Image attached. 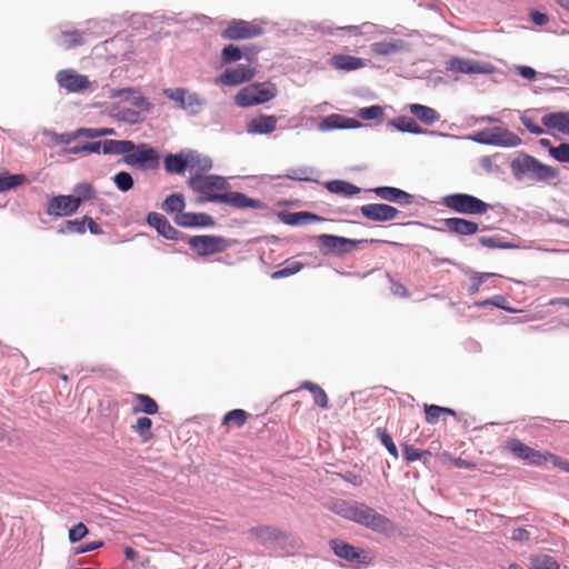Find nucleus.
<instances>
[{
	"mask_svg": "<svg viewBox=\"0 0 569 569\" xmlns=\"http://www.w3.org/2000/svg\"><path fill=\"white\" fill-rule=\"evenodd\" d=\"M188 186L199 196L196 203H220L234 209L266 210L268 204L258 198H251L241 191L231 190V186L224 176L203 174L194 172L188 179Z\"/></svg>",
	"mask_w": 569,
	"mask_h": 569,
	"instance_id": "1",
	"label": "nucleus"
},
{
	"mask_svg": "<svg viewBox=\"0 0 569 569\" xmlns=\"http://www.w3.org/2000/svg\"><path fill=\"white\" fill-rule=\"evenodd\" d=\"M332 511L348 521L387 538L395 537L399 531L395 521L361 501L339 500L333 505Z\"/></svg>",
	"mask_w": 569,
	"mask_h": 569,
	"instance_id": "2",
	"label": "nucleus"
},
{
	"mask_svg": "<svg viewBox=\"0 0 569 569\" xmlns=\"http://www.w3.org/2000/svg\"><path fill=\"white\" fill-rule=\"evenodd\" d=\"M512 177L516 181L530 180L533 182H547L559 177V169L541 162L536 157L518 151L509 162Z\"/></svg>",
	"mask_w": 569,
	"mask_h": 569,
	"instance_id": "3",
	"label": "nucleus"
},
{
	"mask_svg": "<svg viewBox=\"0 0 569 569\" xmlns=\"http://www.w3.org/2000/svg\"><path fill=\"white\" fill-rule=\"evenodd\" d=\"M249 533L264 549L278 552L281 556L293 555L301 546V541L297 536L273 526H256L250 528Z\"/></svg>",
	"mask_w": 569,
	"mask_h": 569,
	"instance_id": "4",
	"label": "nucleus"
},
{
	"mask_svg": "<svg viewBox=\"0 0 569 569\" xmlns=\"http://www.w3.org/2000/svg\"><path fill=\"white\" fill-rule=\"evenodd\" d=\"M319 252L325 257H345L348 253L358 250L363 244H390L399 247V242L381 239H351L342 236L321 233L316 237Z\"/></svg>",
	"mask_w": 569,
	"mask_h": 569,
	"instance_id": "5",
	"label": "nucleus"
},
{
	"mask_svg": "<svg viewBox=\"0 0 569 569\" xmlns=\"http://www.w3.org/2000/svg\"><path fill=\"white\" fill-rule=\"evenodd\" d=\"M123 162L142 172L156 171L161 166V154L156 147L148 142L130 140Z\"/></svg>",
	"mask_w": 569,
	"mask_h": 569,
	"instance_id": "6",
	"label": "nucleus"
},
{
	"mask_svg": "<svg viewBox=\"0 0 569 569\" xmlns=\"http://www.w3.org/2000/svg\"><path fill=\"white\" fill-rule=\"evenodd\" d=\"M278 94L277 86L271 81H253L242 87L234 96V104L247 109L264 104Z\"/></svg>",
	"mask_w": 569,
	"mask_h": 569,
	"instance_id": "7",
	"label": "nucleus"
},
{
	"mask_svg": "<svg viewBox=\"0 0 569 569\" xmlns=\"http://www.w3.org/2000/svg\"><path fill=\"white\" fill-rule=\"evenodd\" d=\"M162 93L174 102L176 109L184 111L189 117H197L207 106L206 98L186 87L164 88Z\"/></svg>",
	"mask_w": 569,
	"mask_h": 569,
	"instance_id": "8",
	"label": "nucleus"
},
{
	"mask_svg": "<svg viewBox=\"0 0 569 569\" xmlns=\"http://www.w3.org/2000/svg\"><path fill=\"white\" fill-rule=\"evenodd\" d=\"M441 204L459 214L481 216L491 204L482 199L466 192H455L442 197Z\"/></svg>",
	"mask_w": 569,
	"mask_h": 569,
	"instance_id": "9",
	"label": "nucleus"
},
{
	"mask_svg": "<svg viewBox=\"0 0 569 569\" xmlns=\"http://www.w3.org/2000/svg\"><path fill=\"white\" fill-rule=\"evenodd\" d=\"M470 139L477 143L502 148H513L522 143L520 137L505 127H487L475 132Z\"/></svg>",
	"mask_w": 569,
	"mask_h": 569,
	"instance_id": "10",
	"label": "nucleus"
},
{
	"mask_svg": "<svg viewBox=\"0 0 569 569\" xmlns=\"http://www.w3.org/2000/svg\"><path fill=\"white\" fill-rule=\"evenodd\" d=\"M328 545L336 557L349 563H355L359 567H369L373 563L370 550L357 547L343 539L332 538L328 541Z\"/></svg>",
	"mask_w": 569,
	"mask_h": 569,
	"instance_id": "11",
	"label": "nucleus"
},
{
	"mask_svg": "<svg viewBox=\"0 0 569 569\" xmlns=\"http://www.w3.org/2000/svg\"><path fill=\"white\" fill-rule=\"evenodd\" d=\"M234 240L217 234H196L188 238L189 247L200 257L224 252Z\"/></svg>",
	"mask_w": 569,
	"mask_h": 569,
	"instance_id": "12",
	"label": "nucleus"
},
{
	"mask_svg": "<svg viewBox=\"0 0 569 569\" xmlns=\"http://www.w3.org/2000/svg\"><path fill=\"white\" fill-rule=\"evenodd\" d=\"M507 450L517 459L525 461L529 466L542 468L548 461H550L549 455H553L550 451L536 450L518 438H510L506 442Z\"/></svg>",
	"mask_w": 569,
	"mask_h": 569,
	"instance_id": "13",
	"label": "nucleus"
},
{
	"mask_svg": "<svg viewBox=\"0 0 569 569\" xmlns=\"http://www.w3.org/2000/svg\"><path fill=\"white\" fill-rule=\"evenodd\" d=\"M340 212L351 216L360 213L363 218L373 222H388L398 218L401 213L395 206L385 202L367 203L351 211L341 210Z\"/></svg>",
	"mask_w": 569,
	"mask_h": 569,
	"instance_id": "14",
	"label": "nucleus"
},
{
	"mask_svg": "<svg viewBox=\"0 0 569 569\" xmlns=\"http://www.w3.org/2000/svg\"><path fill=\"white\" fill-rule=\"evenodd\" d=\"M262 33L263 29L260 26L242 19H232L223 29L221 36L228 40L239 41L259 37Z\"/></svg>",
	"mask_w": 569,
	"mask_h": 569,
	"instance_id": "15",
	"label": "nucleus"
},
{
	"mask_svg": "<svg viewBox=\"0 0 569 569\" xmlns=\"http://www.w3.org/2000/svg\"><path fill=\"white\" fill-rule=\"evenodd\" d=\"M256 76V69L250 64H237L226 68L214 80L217 84L237 87L251 81Z\"/></svg>",
	"mask_w": 569,
	"mask_h": 569,
	"instance_id": "16",
	"label": "nucleus"
},
{
	"mask_svg": "<svg viewBox=\"0 0 569 569\" xmlns=\"http://www.w3.org/2000/svg\"><path fill=\"white\" fill-rule=\"evenodd\" d=\"M109 98L113 100L118 99L122 102H128L132 107L141 109L144 112H150L152 109V103L141 92V90L136 87L112 88L109 90Z\"/></svg>",
	"mask_w": 569,
	"mask_h": 569,
	"instance_id": "17",
	"label": "nucleus"
},
{
	"mask_svg": "<svg viewBox=\"0 0 569 569\" xmlns=\"http://www.w3.org/2000/svg\"><path fill=\"white\" fill-rule=\"evenodd\" d=\"M448 69L463 74H492L496 71V67L490 62H480L461 57L450 58Z\"/></svg>",
	"mask_w": 569,
	"mask_h": 569,
	"instance_id": "18",
	"label": "nucleus"
},
{
	"mask_svg": "<svg viewBox=\"0 0 569 569\" xmlns=\"http://www.w3.org/2000/svg\"><path fill=\"white\" fill-rule=\"evenodd\" d=\"M56 81L61 89L73 93L83 92L90 87L88 77L73 69L59 70L56 73Z\"/></svg>",
	"mask_w": 569,
	"mask_h": 569,
	"instance_id": "19",
	"label": "nucleus"
},
{
	"mask_svg": "<svg viewBox=\"0 0 569 569\" xmlns=\"http://www.w3.org/2000/svg\"><path fill=\"white\" fill-rule=\"evenodd\" d=\"M177 226L188 229H209L217 226L216 219L207 212L184 211L173 217Z\"/></svg>",
	"mask_w": 569,
	"mask_h": 569,
	"instance_id": "20",
	"label": "nucleus"
},
{
	"mask_svg": "<svg viewBox=\"0 0 569 569\" xmlns=\"http://www.w3.org/2000/svg\"><path fill=\"white\" fill-rule=\"evenodd\" d=\"M443 228H435L439 231H447L453 236H473L480 230V224L473 220L461 217L441 219Z\"/></svg>",
	"mask_w": 569,
	"mask_h": 569,
	"instance_id": "21",
	"label": "nucleus"
},
{
	"mask_svg": "<svg viewBox=\"0 0 569 569\" xmlns=\"http://www.w3.org/2000/svg\"><path fill=\"white\" fill-rule=\"evenodd\" d=\"M369 191L381 200L399 206H409L415 201L413 194L392 186H378L371 188Z\"/></svg>",
	"mask_w": 569,
	"mask_h": 569,
	"instance_id": "22",
	"label": "nucleus"
},
{
	"mask_svg": "<svg viewBox=\"0 0 569 569\" xmlns=\"http://www.w3.org/2000/svg\"><path fill=\"white\" fill-rule=\"evenodd\" d=\"M78 212L69 194H54L49 198L46 213L54 218L70 217Z\"/></svg>",
	"mask_w": 569,
	"mask_h": 569,
	"instance_id": "23",
	"label": "nucleus"
},
{
	"mask_svg": "<svg viewBox=\"0 0 569 569\" xmlns=\"http://www.w3.org/2000/svg\"><path fill=\"white\" fill-rule=\"evenodd\" d=\"M163 168L169 174H184L190 169L189 149H182L179 152H168L161 157Z\"/></svg>",
	"mask_w": 569,
	"mask_h": 569,
	"instance_id": "24",
	"label": "nucleus"
},
{
	"mask_svg": "<svg viewBox=\"0 0 569 569\" xmlns=\"http://www.w3.org/2000/svg\"><path fill=\"white\" fill-rule=\"evenodd\" d=\"M278 117L274 114L258 113L246 123L249 134L267 136L277 128Z\"/></svg>",
	"mask_w": 569,
	"mask_h": 569,
	"instance_id": "25",
	"label": "nucleus"
},
{
	"mask_svg": "<svg viewBox=\"0 0 569 569\" xmlns=\"http://www.w3.org/2000/svg\"><path fill=\"white\" fill-rule=\"evenodd\" d=\"M279 220L287 226H305L313 222H322L327 219L311 211L281 210L277 213Z\"/></svg>",
	"mask_w": 569,
	"mask_h": 569,
	"instance_id": "26",
	"label": "nucleus"
},
{
	"mask_svg": "<svg viewBox=\"0 0 569 569\" xmlns=\"http://www.w3.org/2000/svg\"><path fill=\"white\" fill-rule=\"evenodd\" d=\"M541 123L547 130H557L569 136V111L560 110L542 116Z\"/></svg>",
	"mask_w": 569,
	"mask_h": 569,
	"instance_id": "27",
	"label": "nucleus"
},
{
	"mask_svg": "<svg viewBox=\"0 0 569 569\" xmlns=\"http://www.w3.org/2000/svg\"><path fill=\"white\" fill-rule=\"evenodd\" d=\"M371 52L376 56L389 57L409 49V43L402 39L382 40L370 46Z\"/></svg>",
	"mask_w": 569,
	"mask_h": 569,
	"instance_id": "28",
	"label": "nucleus"
},
{
	"mask_svg": "<svg viewBox=\"0 0 569 569\" xmlns=\"http://www.w3.org/2000/svg\"><path fill=\"white\" fill-rule=\"evenodd\" d=\"M408 111L413 118L420 121L425 126H433L440 120V113L435 109L421 103H409L407 106Z\"/></svg>",
	"mask_w": 569,
	"mask_h": 569,
	"instance_id": "29",
	"label": "nucleus"
},
{
	"mask_svg": "<svg viewBox=\"0 0 569 569\" xmlns=\"http://www.w3.org/2000/svg\"><path fill=\"white\" fill-rule=\"evenodd\" d=\"M387 127L395 129L401 133H410L420 136L422 132V127L417 122V120L410 116L401 114L395 117L387 122Z\"/></svg>",
	"mask_w": 569,
	"mask_h": 569,
	"instance_id": "30",
	"label": "nucleus"
},
{
	"mask_svg": "<svg viewBox=\"0 0 569 569\" xmlns=\"http://www.w3.org/2000/svg\"><path fill=\"white\" fill-rule=\"evenodd\" d=\"M323 187L328 192L338 194L345 198H352L361 192V188L356 186L355 183L342 180V179H332L328 180L323 183Z\"/></svg>",
	"mask_w": 569,
	"mask_h": 569,
	"instance_id": "31",
	"label": "nucleus"
},
{
	"mask_svg": "<svg viewBox=\"0 0 569 569\" xmlns=\"http://www.w3.org/2000/svg\"><path fill=\"white\" fill-rule=\"evenodd\" d=\"M330 64L341 71H356L366 66L362 58L346 53H336L330 59Z\"/></svg>",
	"mask_w": 569,
	"mask_h": 569,
	"instance_id": "32",
	"label": "nucleus"
},
{
	"mask_svg": "<svg viewBox=\"0 0 569 569\" xmlns=\"http://www.w3.org/2000/svg\"><path fill=\"white\" fill-rule=\"evenodd\" d=\"M76 208L79 210L80 206L86 201L92 200L97 197V191L91 182L82 181L72 188V193L69 194Z\"/></svg>",
	"mask_w": 569,
	"mask_h": 569,
	"instance_id": "33",
	"label": "nucleus"
},
{
	"mask_svg": "<svg viewBox=\"0 0 569 569\" xmlns=\"http://www.w3.org/2000/svg\"><path fill=\"white\" fill-rule=\"evenodd\" d=\"M130 139H103L98 140V154L103 153L106 156H122V161H124V154L127 152V148Z\"/></svg>",
	"mask_w": 569,
	"mask_h": 569,
	"instance_id": "34",
	"label": "nucleus"
},
{
	"mask_svg": "<svg viewBox=\"0 0 569 569\" xmlns=\"http://www.w3.org/2000/svg\"><path fill=\"white\" fill-rule=\"evenodd\" d=\"M29 182L23 173H11L9 170L0 171V193L8 192Z\"/></svg>",
	"mask_w": 569,
	"mask_h": 569,
	"instance_id": "35",
	"label": "nucleus"
},
{
	"mask_svg": "<svg viewBox=\"0 0 569 569\" xmlns=\"http://www.w3.org/2000/svg\"><path fill=\"white\" fill-rule=\"evenodd\" d=\"M299 389L307 390L312 395L313 403L321 408V409H328L329 408V399L327 392L323 390L321 386H319L316 382H312L310 380H303Z\"/></svg>",
	"mask_w": 569,
	"mask_h": 569,
	"instance_id": "36",
	"label": "nucleus"
},
{
	"mask_svg": "<svg viewBox=\"0 0 569 569\" xmlns=\"http://www.w3.org/2000/svg\"><path fill=\"white\" fill-rule=\"evenodd\" d=\"M133 400L136 406L133 407V412H142L148 416L156 415L159 411V406L157 401L144 393H134Z\"/></svg>",
	"mask_w": 569,
	"mask_h": 569,
	"instance_id": "37",
	"label": "nucleus"
},
{
	"mask_svg": "<svg viewBox=\"0 0 569 569\" xmlns=\"http://www.w3.org/2000/svg\"><path fill=\"white\" fill-rule=\"evenodd\" d=\"M250 413L243 409H232L227 411L221 419V427L241 428L246 425Z\"/></svg>",
	"mask_w": 569,
	"mask_h": 569,
	"instance_id": "38",
	"label": "nucleus"
},
{
	"mask_svg": "<svg viewBox=\"0 0 569 569\" xmlns=\"http://www.w3.org/2000/svg\"><path fill=\"white\" fill-rule=\"evenodd\" d=\"M313 174L319 176V171L312 167L302 166L289 169L283 177L293 181L318 182V179L315 178Z\"/></svg>",
	"mask_w": 569,
	"mask_h": 569,
	"instance_id": "39",
	"label": "nucleus"
},
{
	"mask_svg": "<svg viewBox=\"0 0 569 569\" xmlns=\"http://www.w3.org/2000/svg\"><path fill=\"white\" fill-rule=\"evenodd\" d=\"M472 307L478 309L495 307L509 313L516 312V309L509 306L506 297L501 295H496L485 300H477L472 303Z\"/></svg>",
	"mask_w": 569,
	"mask_h": 569,
	"instance_id": "40",
	"label": "nucleus"
},
{
	"mask_svg": "<svg viewBox=\"0 0 569 569\" xmlns=\"http://www.w3.org/2000/svg\"><path fill=\"white\" fill-rule=\"evenodd\" d=\"M167 213H182L186 208V199L183 193L173 192L166 197L161 206Z\"/></svg>",
	"mask_w": 569,
	"mask_h": 569,
	"instance_id": "41",
	"label": "nucleus"
},
{
	"mask_svg": "<svg viewBox=\"0 0 569 569\" xmlns=\"http://www.w3.org/2000/svg\"><path fill=\"white\" fill-rule=\"evenodd\" d=\"M148 113L149 112H144L141 109H137V108L136 109L122 108L117 112L116 118L120 122H123V123H127L130 126H136V124L142 123L144 120V116Z\"/></svg>",
	"mask_w": 569,
	"mask_h": 569,
	"instance_id": "42",
	"label": "nucleus"
},
{
	"mask_svg": "<svg viewBox=\"0 0 569 569\" xmlns=\"http://www.w3.org/2000/svg\"><path fill=\"white\" fill-rule=\"evenodd\" d=\"M190 169L197 168L196 172L203 173L212 169V159L209 156H202L197 150L189 149Z\"/></svg>",
	"mask_w": 569,
	"mask_h": 569,
	"instance_id": "43",
	"label": "nucleus"
},
{
	"mask_svg": "<svg viewBox=\"0 0 569 569\" xmlns=\"http://www.w3.org/2000/svg\"><path fill=\"white\" fill-rule=\"evenodd\" d=\"M357 117L363 121L382 122L385 118V107L380 104H371L368 107L359 108L356 111Z\"/></svg>",
	"mask_w": 569,
	"mask_h": 569,
	"instance_id": "44",
	"label": "nucleus"
},
{
	"mask_svg": "<svg viewBox=\"0 0 569 569\" xmlns=\"http://www.w3.org/2000/svg\"><path fill=\"white\" fill-rule=\"evenodd\" d=\"M478 242L489 249H519L520 246L511 242L505 241L502 237L499 234L493 236H482L478 239Z\"/></svg>",
	"mask_w": 569,
	"mask_h": 569,
	"instance_id": "45",
	"label": "nucleus"
},
{
	"mask_svg": "<svg viewBox=\"0 0 569 569\" xmlns=\"http://www.w3.org/2000/svg\"><path fill=\"white\" fill-rule=\"evenodd\" d=\"M317 130L321 132H328L333 130H343V114L330 113L323 117L320 122L317 123Z\"/></svg>",
	"mask_w": 569,
	"mask_h": 569,
	"instance_id": "46",
	"label": "nucleus"
},
{
	"mask_svg": "<svg viewBox=\"0 0 569 569\" xmlns=\"http://www.w3.org/2000/svg\"><path fill=\"white\" fill-rule=\"evenodd\" d=\"M79 133L81 138H87L90 140L118 134L117 130L111 127H81L79 128Z\"/></svg>",
	"mask_w": 569,
	"mask_h": 569,
	"instance_id": "47",
	"label": "nucleus"
},
{
	"mask_svg": "<svg viewBox=\"0 0 569 569\" xmlns=\"http://www.w3.org/2000/svg\"><path fill=\"white\" fill-rule=\"evenodd\" d=\"M57 232L59 234H83L86 232L84 216L82 218L64 220L62 223L58 226Z\"/></svg>",
	"mask_w": 569,
	"mask_h": 569,
	"instance_id": "48",
	"label": "nucleus"
},
{
	"mask_svg": "<svg viewBox=\"0 0 569 569\" xmlns=\"http://www.w3.org/2000/svg\"><path fill=\"white\" fill-rule=\"evenodd\" d=\"M152 420L149 417H139L136 425L132 426L134 432L139 435L143 442H148L153 438Z\"/></svg>",
	"mask_w": 569,
	"mask_h": 569,
	"instance_id": "49",
	"label": "nucleus"
},
{
	"mask_svg": "<svg viewBox=\"0 0 569 569\" xmlns=\"http://www.w3.org/2000/svg\"><path fill=\"white\" fill-rule=\"evenodd\" d=\"M222 66H229L242 59V50L240 46L228 43L220 53Z\"/></svg>",
	"mask_w": 569,
	"mask_h": 569,
	"instance_id": "50",
	"label": "nucleus"
},
{
	"mask_svg": "<svg viewBox=\"0 0 569 569\" xmlns=\"http://www.w3.org/2000/svg\"><path fill=\"white\" fill-rule=\"evenodd\" d=\"M146 221L161 237L171 224L166 216L156 211L147 213Z\"/></svg>",
	"mask_w": 569,
	"mask_h": 569,
	"instance_id": "51",
	"label": "nucleus"
},
{
	"mask_svg": "<svg viewBox=\"0 0 569 569\" xmlns=\"http://www.w3.org/2000/svg\"><path fill=\"white\" fill-rule=\"evenodd\" d=\"M113 184L120 192H128L134 186V179L129 171L121 170L111 178Z\"/></svg>",
	"mask_w": 569,
	"mask_h": 569,
	"instance_id": "52",
	"label": "nucleus"
},
{
	"mask_svg": "<svg viewBox=\"0 0 569 569\" xmlns=\"http://www.w3.org/2000/svg\"><path fill=\"white\" fill-rule=\"evenodd\" d=\"M375 433L389 455L397 459L399 457V452L391 435L385 428L380 427L375 429Z\"/></svg>",
	"mask_w": 569,
	"mask_h": 569,
	"instance_id": "53",
	"label": "nucleus"
},
{
	"mask_svg": "<svg viewBox=\"0 0 569 569\" xmlns=\"http://www.w3.org/2000/svg\"><path fill=\"white\" fill-rule=\"evenodd\" d=\"M517 70V73L526 79V80H529V81H533L536 80L537 78L539 79H553L556 80L557 82H559V79L558 77L556 76H552L550 73H541V72H537L532 67L530 66H526V64H520V66H517L516 68Z\"/></svg>",
	"mask_w": 569,
	"mask_h": 569,
	"instance_id": "54",
	"label": "nucleus"
},
{
	"mask_svg": "<svg viewBox=\"0 0 569 569\" xmlns=\"http://www.w3.org/2000/svg\"><path fill=\"white\" fill-rule=\"evenodd\" d=\"M530 569H560L557 560L549 555L530 557Z\"/></svg>",
	"mask_w": 569,
	"mask_h": 569,
	"instance_id": "55",
	"label": "nucleus"
},
{
	"mask_svg": "<svg viewBox=\"0 0 569 569\" xmlns=\"http://www.w3.org/2000/svg\"><path fill=\"white\" fill-rule=\"evenodd\" d=\"M62 46L64 49H73L83 43V33L79 30H67L61 32Z\"/></svg>",
	"mask_w": 569,
	"mask_h": 569,
	"instance_id": "56",
	"label": "nucleus"
},
{
	"mask_svg": "<svg viewBox=\"0 0 569 569\" xmlns=\"http://www.w3.org/2000/svg\"><path fill=\"white\" fill-rule=\"evenodd\" d=\"M44 134L51 137L52 141L56 144H70L76 139L81 138L79 133V128L72 132L58 133L54 131H46Z\"/></svg>",
	"mask_w": 569,
	"mask_h": 569,
	"instance_id": "57",
	"label": "nucleus"
},
{
	"mask_svg": "<svg viewBox=\"0 0 569 569\" xmlns=\"http://www.w3.org/2000/svg\"><path fill=\"white\" fill-rule=\"evenodd\" d=\"M302 268H303V263L302 262L293 261L290 264L273 271L271 273V278L274 279V280L287 278V277H290V276H293V274L298 273L299 271L302 270Z\"/></svg>",
	"mask_w": 569,
	"mask_h": 569,
	"instance_id": "58",
	"label": "nucleus"
},
{
	"mask_svg": "<svg viewBox=\"0 0 569 569\" xmlns=\"http://www.w3.org/2000/svg\"><path fill=\"white\" fill-rule=\"evenodd\" d=\"M68 154H90L98 153V141H87L64 150Z\"/></svg>",
	"mask_w": 569,
	"mask_h": 569,
	"instance_id": "59",
	"label": "nucleus"
},
{
	"mask_svg": "<svg viewBox=\"0 0 569 569\" xmlns=\"http://www.w3.org/2000/svg\"><path fill=\"white\" fill-rule=\"evenodd\" d=\"M402 457L407 463L415 462L419 459H422V449L415 448L408 442L401 443Z\"/></svg>",
	"mask_w": 569,
	"mask_h": 569,
	"instance_id": "60",
	"label": "nucleus"
},
{
	"mask_svg": "<svg viewBox=\"0 0 569 569\" xmlns=\"http://www.w3.org/2000/svg\"><path fill=\"white\" fill-rule=\"evenodd\" d=\"M89 533V530L87 528V526L83 523V522H78L76 525H73L70 529H69V533H68V537H69V541L71 543H76V542H79L81 541Z\"/></svg>",
	"mask_w": 569,
	"mask_h": 569,
	"instance_id": "61",
	"label": "nucleus"
},
{
	"mask_svg": "<svg viewBox=\"0 0 569 569\" xmlns=\"http://www.w3.org/2000/svg\"><path fill=\"white\" fill-rule=\"evenodd\" d=\"M550 157L560 163H569V142H561L555 146Z\"/></svg>",
	"mask_w": 569,
	"mask_h": 569,
	"instance_id": "62",
	"label": "nucleus"
},
{
	"mask_svg": "<svg viewBox=\"0 0 569 569\" xmlns=\"http://www.w3.org/2000/svg\"><path fill=\"white\" fill-rule=\"evenodd\" d=\"M423 411H425V420L429 425H435L439 421V417L441 415L440 412V406L438 405H423Z\"/></svg>",
	"mask_w": 569,
	"mask_h": 569,
	"instance_id": "63",
	"label": "nucleus"
},
{
	"mask_svg": "<svg viewBox=\"0 0 569 569\" xmlns=\"http://www.w3.org/2000/svg\"><path fill=\"white\" fill-rule=\"evenodd\" d=\"M242 50V59L248 61V64L254 62L258 58L259 52L261 51V48L257 44H243L240 46Z\"/></svg>",
	"mask_w": 569,
	"mask_h": 569,
	"instance_id": "64",
	"label": "nucleus"
}]
</instances>
